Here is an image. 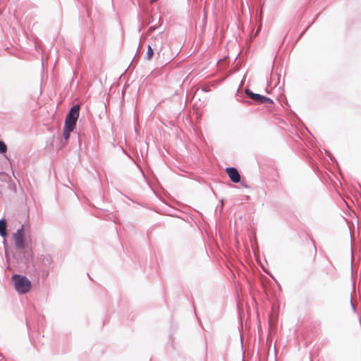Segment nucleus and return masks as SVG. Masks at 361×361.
I'll use <instances>...</instances> for the list:
<instances>
[{
    "label": "nucleus",
    "instance_id": "nucleus-1",
    "mask_svg": "<svg viewBox=\"0 0 361 361\" xmlns=\"http://www.w3.org/2000/svg\"><path fill=\"white\" fill-rule=\"evenodd\" d=\"M13 281L18 293H27L31 288V282L26 276L15 274L13 276Z\"/></svg>",
    "mask_w": 361,
    "mask_h": 361
},
{
    "label": "nucleus",
    "instance_id": "nucleus-2",
    "mask_svg": "<svg viewBox=\"0 0 361 361\" xmlns=\"http://www.w3.org/2000/svg\"><path fill=\"white\" fill-rule=\"evenodd\" d=\"M79 111L80 106L78 105L73 106L66 117L64 126H68L69 128H75L79 116Z\"/></svg>",
    "mask_w": 361,
    "mask_h": 361
},
{
    "label": "nucleus",
    "instance_id": "nucleus-3",
    "mask_svg": "<svg viewBox=\"0 0 361 361\" xmlns=\"http://www.w3.org/2000/svg\"><path fill=\"white\" fill-rule=\"evenodd\" d=\"M27 226L23 225L20 228L18 229L13 234L15 240V245L17 249L24 248L25 239H24V231L26 229Z\"/></svg>",
    "mask_w": 361,
    "mask_h": 361
},
{
    "label": "nucleus",
    "instance_id": "nucleus-4",
    "mask_svg": "<svg viewBox=\"0 0 361 361\" xmlns=\"http://www.w3.org/2000/svg\"><path fill=\"white\" fill-rule=\"evenodd\" d=\"M149 44H151L154 47V51L157 54H160L163 50L164 47L163 37L161 35H159L154 37V38H152Z\"/></svg>",
    "mask_w": 361,
    "mask_h": 361
},
{
    "label": "nucleus",
    "instance_id": "nucleus-5",
    "mask_svg": "<svg viewBox=\"0 0 361 361\" xmlns=\"http://www.w3.org/2000/svg\"><path fill=\"white\" fill-rule=\"evenodd\" d=\"M226 171L229 176L230 179L235 183H239L240 180V176L235 168L231 167L226 168Z\"/></svg>",
    "mask_w": 361,
    "mask_h": 361
},
{
    "label": "nucleus",
    "instance_id": "nucleus-6",
    "mask_svg": "<svg viewBox=\"0 0 361 361\" xmlns=\"http://www.w3.org/2000/svg\"><path fill=\"white\" fill-rule=\"evenodd\" d=\"M20 250L23 251V255L20 257L21 262L25 264L30 262L32 259V252L31 249L24 245V248Z\"/></svg>",
    "mask_w": 361,
    "mask_h": 361
},
{
    "label": "nucleus",
    "instance_id": "nucleus-7",
    "mask_svg": "<svg viewBox=\"0 0 361 361\" xmlns=\"http://www.w3.org/2000/svg\"><path fill=\"white\" fill-rule=\"evenodd\" d=\"M6 221L5 219H1L0 220V235L3 238H5L7 235L6 232Z\"/></svg>",
    "mask_w": 361,
    "mask_h": 361
},
{
    "label": "nucleus",
    "instance_id": "nucleus-8",
    "mask_svg": "<svg viewBox=\"0 0 361 361\" xmlns=\"http://www.w3.org/2000/svg\"><path fill=\"white\" fill-rule=\"evenodd\" d=\"M245 92L250 97V98H251L254 101L260 102V100L262 99L261 94L253 93L250 90H246Z\"/></svg>",
    "mask_w": 361,
    "mask_h": 361
},
{
    "label": "nucleus",
    "instance_id": "nucleus-9",
    "mask_svg": "<svg viewBox=\"0 0 361 361\" xmlns=\"http://www.w3.org/2000/svg\"><path fill=\"white\" fill-rule=\"evenodd\" d=\"M154 51H154V47L151 44H149L147 46V51L145 55V59L147 60H151L153 57Z\"/></svg>",
    "mask_w": 361,
    "mask_h": 361
},
{
    "label": "nucleus",
    "instance_id": "nucleus-10",
    "mask_svg": "<svg viewBox=\"0 0 361 361\" xmlns=\"http://www.w3.org/2000/svg\"><path fill=\"white\" fill-rule=\"evenodd\" d=\"M73 130L74 128H69L68 126H64L63 137L65 140H68L70 137L71 132Z\"/></svg>",
    "mask_w": 361,
    "mask_h": 361
},
{
    "label": "nucleus",
    "instance_id": "nucleus-11",
    "mask_svg": "<svg viewBox=\"0 0 361 361\" xmlns=\"http://www.w3.org/2000/svg\"><path fill=\"white\" fill-rule=\"evenodd\" d=\"M272 100L269 98V97H264L263 95H262V99L260 100V102L259 103H262V104H271L272 103Z\"/></svg>",
    "mask_w": 361,
    "mask_h": 361
},
{
    "label": "nucleus",
    "instance_id": "nucleus-12",
    "mask_svg": "<svg viewBox=\"0 0 361 361\" xmlns=\"http://www.w3.org/2000/svg\"><path fill=\"white\" fill-rule=\"evenodd\" d=\"M7 150V147L6 144L0 140V153H5Z\"/></svg>",
    "mask_w": 361,
    "mask_h": 361
},
{
    "label": "nucleus",
    "instance_id": "nucleus-13",
    "mask_svg": "<svg viewBox=\"0 0 361 361\" xmlns=\"http://www.w3.org/2000/svg\"><path fill=\"white\" fill-rule=\"evenodd\" d=\"M157 1V0H150V2H151V3H154V2Z\"/></svg>",
    "mask_w": 361,
    "mask_h": 361
},
{
    "label": "nucleus",
    "instance_id": "nucleus-14",
    "mask_svg": "<svg viewBox=\"0 0 361 361\" xmlns=\"http://www.w3.org/2000/svg\"><path fill=\"white\" fill-rule=\"evenodd\" d=\"M350 302H351V305L353 306V309H355L354 305H353V303L352 302V301H351Z\"/></svg>",
    "mask_w": 361,
    "mask_h": 361
}]
</instances>
